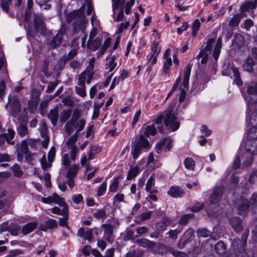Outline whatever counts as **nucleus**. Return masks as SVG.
Returning <instances> with one entry per match:
<instances>
[{
    "mask_svg": "<svg viewBox=\"0 0 257 257\" xmlns=\"http://www.w3.org/2000/svg\"><path fill=\"white\" fill-rule=\"evenodd\" d=\"M173 111V108L171 106L158 115L154 120L153 124L144 125V131L141 133L144 134L146 137H149L151 135L155 136L157 133L156 128L160 133H163V121L165 125L172 131L174 132L178 130L180 126V123L176 120V116Z\"/></svg>",
    "mask_w": 257,
    "mask_h": 257,
    "instance_id": "obj_1",
    "label": "nucleus"
},
{
    "mask_svg": "<svg viewBox=\"0 0 257 257\" xmlns=\"http://www.w3.org/2000/svg\"><path fill=\"white\" fill-rule=\"evenodd\" d=\"M112 10L114 19L116 22L122 20L124 17L123 10L125 8V13L128 15L131 13V9L135 4V0H130L126 2L124 7L125 0H112Z\"/></svg>",
    "mask_w": 257,
    "mask_h": 257,
    "instance_id": "obj_2",
    "label": "nucleus"
},
{
    "mask_svg": "<svg viewBox=\"0 0 257 257\" xmlns=\"http://www.w3.org/2000/svg\"><path fill=\"white\" fill-rule=\"evenodd\" d=\"M91 23L92 28L89 33L87 46L90 50L95 51L101 45L102 37L101 36H97L98 32L100 31V27L97 22L95 21L93 16L91 18Z\"/></svg>",
    "mask_w": 257,
    "mask_h": 257,
    "instance_id": "obj_3",
    "label": "nucleus"
},
{
    "mask_svg": "<svg viewBox=\"0 0 257 257\" xmlns=\"http://www.w3.org/2000/svg\"><path fill=\"white\" fill-rule=\"evenodd\" d=\"M83 7H84L83 6ZM84 8L74 11L69 13L67 17V22L73 23L74 26L81 29L86 23L85 16L83 14Z\"/></svg>",
    "mask_w": 257,
    "mask_h": 257,
    "instance_id": "obj_4",
    "label": "nucleus"
},
{
    "mask_svg": "<svg viewBox=\"0 0 257 257\" xmlns=\"http://www.w3.org/2000/svg\"><path fill=\"white\" fill-rule=\"evenodd\" d=\"M83 7H84L83 6ZM84 8L74 11L69 13L67 17V22L73 23L74 26L81 29L86 23L85 16L83 14Z\"/></svg>",
    "mask_w": 257,
    "mask_h": 257,
    "instance_id": "obj_5",
    "label": "nucleus"
},
{
    "mask_svg": "<svg viewBox=\"0 0 257 257\" xmlns=\"http://www.w3.org/2000/svg\"><path fill=\"white\" fill-rule=\"evenodd\" d=\"M252 155L243 149H240L236 160L233 162V166L234 169L239 167L240 163L245 167H249L253 161Z\"/></svg>",
    "mask_w": 257,
    "mask_h": 257,
    "instance_id": "obj_6",
    "label": "nucleus"
},
{
    "mask_svg": "<svg viewBox=\"0 0 257 257\" xmlns=\"http://www.w3.org/2000/svg\"><path fill=\"white\" fill-rule=\"evenodd\" d=\"M8 102L5 105V108L8 109L10 105V109L9 111L13 116L17 115L21 111V107L19 100L16 95L10 94L8 96Z\"/></svg>",
    "mask_w": 257,
    "mask_h": 257,
    "instance_id": "obj_7",
    "label": "nucleus"
},
{
    "mask_svg": "<svg viewBox=\"0 0 257 257\" xmlns=\"http://www.w3.org/2000/svg\"><path fill=\"white\" fill-rule=\"evenodd\" d=\"M194 231L192 228H188L183 234L178 246L180 248L184 247L186 244L190 242L193 238Z\"/></svg>",
    "mask_w": 257,
    "mask_h": 257,
    "instance_id": "obj_8",
    "label": "nucleus"
},
{
    "mask_svg": "<svg viewBox=\"0 0 257 257\" xmlns=\"http://www.w3.org/2000/svg\"><path fill=\"white\" fill-rule=\"evenodd\" d=\"M172 143V142L170 138H165L156 145V152L157 154H160L164 150H165L166 151H169L171 148Z\"/></svg>",
    "mask_w": 257,
    "mask_h": 257,
    "instance_id": "obj_9",
    "label": "nucleus"
},
{
    "mask_svg": "<svg viewBox=\"0 0 257 257\" xmlns=\"http://www.w3.org/2000/svg\"><path fill=\"white\" fill-rule=\"evenodd\" d=\"M223 188L221 186L216 187L214 188L212 194L209 198L210 204L218 203L222 196Z\"/></svg>",
    "mask_w": 257,
    "mask_h": 257,
    "instance_id": "obj_10",
    "label": "nucleus"
},
{
    "mask_svg": "<svg viewBox=\"0 0 257 257\" xmlns=\"http://www.w3.org/2000/svg\"><path fill=\"white\" fill-rule=\"evenodd\" d=\"M249 203L247 199L241 197L238 201L237 209L238 213L240 215H244L248 209Z\"/></svg>",
    "mask_w": 257,
    "mask_h": 257,
    "instance_id": "obj_11",
    "label": "nucleus"
},
{
    "mask_svg": "<svg viewBox=\"0 0 257 257\" xmlns=\"http://www.w3.org/2000/svg\"><path fill=\"white\" fill-rule=\"evenodd\" d=\"M257 7V0H247L242 4L240 7L241 13H244L250 10H253Z\"/></svg>",
    "mask_w": 257,
    "mask_h": 257,
    "instance_id": "obj_12",
    "label": "nucleus"
},
{
    "mask_svg": "<svg viewBox=\"0 0 257 257\" xmlns=\"http://www.w3.org/2000/svg\"><path fill=\"white\" fill-rule=\"evenodd\" d=\"M147 137L141 133L139 136L136 138L135 142V145L142 149H148L150 147V144L146 138Z\"/></svg>",
    "mask_w": 257,
    "mask_h": 257,
    "instance_id": "obj_13",
    "label": "nucleus"
},
{
    "mask_svg": "<svg viewBox=\"0 0 257 257\" xmlns=\"http://www.w3.org/2000/svg\"><path fill=\"white\" fill-rule=\"evenodd\" d=\"M77 235L83 237L84 239L91 241L93 238V230L91 228L81 227L78 230Z\"/></svg>",
    "mask_w": 257,
    "mask_h": 257,
    "instance_id": "obj_14",
    "label": "nucleus"
},
{
    "mask_svg": "<svg viewBox=\"0 0 257 257\" xmlns=\"http://www.w3.org/2000/svg\"><path fill=\"white\" fill-rule=\"evenodd\" d=\"M63 200L62 198H61L56 193H53L52 196L47 198H42L41 200L42 202L46 204L54 203L57 204H61V203H63Z\"/></svg>",
    "mask_w": 257,
    "mask_h": 257,
    "instance_id": "obj_15",
    "label": "nucleus"
},
{
    "mask_svg": "<svg viewBox=\"0 0 257 257\" xmlns=\"http://www.w3.org/2000/svg\"><path fill=\"white\" fill-rule=\"evenodd\" d=\"M35 27L36 31L42 35H44L46 32V27L44 22L41 18L36 15H34Z\"/></svg>",
    "mask_w": 257,
    "mask_h": 257,
    "instance_id": "obj_16",
    "label": "nucleus"
},
{
    "mask_svg": "<svg viewBox=\"0 0 257 257\" xmlns=\"http://www.w3.org/2000/svg\"><path fill=\"white\" fill-rule=\"evenodd\" d=\"M101 227L104 229L103 238L108 242H113L114 240L113 232L114 229L104 224L101 225Z\"/></svg>",
    "mask_w": 257,
    "mask_h": 257,
    "instance_id": "obj_17",
    "label": "nucleus"
},
{
    "mask_svg": "<svg viewBox=\"0 0 257 257\" xmlns=\"http://www.w3.org/2000/svg\"><path fill=\"white\" fill-rule=\"evenodd\" d=\"M244 150L249 153L252 156L256 155L257 141H247Z\"/></svg>",
    "mask_w": 257,
    "mask_h": 257,
    "instance_id": "obj_18",
    "label": "nucleus"
},
{
    "mask_svg": "<svg viewBox=\"0 0 257 257\" xmlns=\"http://www.w3.org/2000/svg\"><path fill=\"white\" fill-rule=\"evenodd\" d=\"M37 226V223L36 222L27 223L23 226H21V233L25 236L34 230Z\"/></svg>",
    "mask_w": 257,
    "mask_h": 257,
    "instance_id": "obj_19",
    "label": "nucleus"
},
{
    "mask_svg": "<svg viewBox=\"0 0 257 257\" xmlns=\"http://www.w3.org/2000/svg\"><path fill=\"white\" fill-rule=\"evenodd\" d=\"M59 206L62 207V209H60L57 206L51 209L52 213L57 215H67V212H68V206L67 204L65 202L64 200H63V203L61 204H58Z\"/></svg>",
    "mask_w": 257,
    "mask_h": 257,
    "instance_id": "obj_20",
    "label": "nucleus"
},
{
    "mask_svg": "<svg viewBox=\"0 0 257 257\" xmlns=\"http://www.w3.org/2000/svg\"><path fill=\"white\" fill-rule=\"evenodd\" d=\"M168 194L172 197L178 198L182 197L185 192L178 186H172L168 191Z\"/></svg>",
    "mask_w": 257,
    "mask_h": 257,
    "instance_id": "obj_21",
    "label": "nucleus"
},
{
    "mask_svg": "<svg viewBox=\"0 0 257 257\" xmlns=\"http://www.w3.org/2000/svg\"><path fill=\"white\" fill-rule=\"evenodd\" d=\"M231 226L236 232H240L242 229V222L238 217H232L229 220Z\"/></svg>",
    "mask_w": 257,
    "mask_h": 257,
    "instance_id": "obj_22",
    "label": "nucleus"
},
{
    "mask_svg": "<svg viewBox=\"0 0 257 257\" xmlns=\"http://www.w3.org/2000/svg\"><path fill=\"white\" fill-rule=\"evenodd\" d=\"M155 176L152 175L147 182L146 186V191L151 194L157 193L158 190L155 188Z\"/></svg>",
    "mask_w": 257,
    "mask_h": 257,
    "instance_id": "obj_23",
    "label": "nucleus"
},
{
    "mask_svg": "<svg viewBox=\"0 0 257 257\" xmlns=\"http://www.w3.org/2000/svg\"><path fill=\"white\" fill-rule=\"evenodd\" d=\"M48 117L53 125L54 126L56 125L58 118V106L57 105L48 113Z\"/></svg>",
    "mask_w": 257,
    "mask_h": 257,
    "instance_id": "obj_24",
    "label": "nucleus"
},
{
    "mask_svg": "<svg viewBox=\"0 0 257 257\" xmlns=\"http://www.w3.org/2000/svg\"><path fill=\"white\" fill-rule=\"evenodd\" d=\"M247 118L249 119L250 125L255 126H257V111L253 109H250L248 107Z\"/></svg>",
    "mask_w": 257,
    "mask_h": 257,
    "instance_id": "obj_25",
    "label": "nucleus"
},
{
    "mask_svg": "<svg viewBox=\"0 0 257 257\" xmlns=\"http://www.w3.org/2000/svg\"><path fill=\"white\" fill-rule=\"evenodd\" d=\"M192 64L189 63L184 71V79L183 82V86L184 88H186L188 87L189 81V77L191 73Z\"/></svg>",
    "mask_w": 257,
    "mask_h": 257,
    "instance_id": "obj_26",
    "label": "nucleus"
},
{
    "mask_svg": "<svg viewBox=\"0 0 257 257\" xmlns=\"http://www.w3.org/2000/svg\"><path fill=\"white\" fill-rule=\"evenodd\" d=\"M135 243L138 245L144 248H151L155 245V243L154 242L146 238L137 239L135 241Z\"/></svg>",
    "mask_w": 257,
    "mask_h": 257,
    "instance_id": "obj_27",
    "label": "nucleus"
},
{
    "mask_svg": "<svg viewBox=\"0 0 257 257\" xmlns=\"http://www.w3.org/2000/svg\"><path fill=\"white\" fill-rule=\"evenodd\" d=\"M81 115V112L78 109H75L73 111V114L72 115L71 118L70 120L66 123L65 126L67 127L66 130L67 132L69 131L67 126L69 124H71L72 125H74L76 122H77L78 120Z\"/></svg>",
    "mask_w": 257,
    "mask_h": 257,
    "instance_id": "obj_28",
    "label": "nucleus"
},
{
    "mask_svg": "<svg viewBox=\"0 0 257 257\" xmlns=\"http://www.w3.org/2000/svg\"><path fill=\"white\" fill-rule=\"evenodd\" d=\"M8 231L14 236H18L21 232V226L17 223H11L9 224Z\"/></svg>",
    "mask_w": 257,
    "mask_h": 257,
    "instance_id": "obj_29",
    "label": "nucleus"
},
{
    "mask_svg": "<svg viewBox=\"0 0 257 257\" xmlns=\"http://www.w3.org/2000/svg\"><path fill=\"white\" fill-rule=\"evenodd\" d=\"M169 49H167L164 54L165 60L164 62V70L165 73L168 72L170 66L172 65V61L171 58L169 56Z\"/></svg>",
    "mask_w": 257,
    "mask_h": 257,
    "instance_id": "obj_30",
    "label": "nucleus"
},
{
    "mask_svg": "<svg viewBox=\"0 0 257 257\" xmlns=\"http://www.w3.org/2000/svg\"><path fill=\"white\" fill-rule=\"evenodd\" d=\"M244 16L241 14H237L233 16L228 22V25L231 27H237L242 17Z\"/></svg>",
    "mask_w": 257,
    "mask_h": 257,
    "instance_id": "obj_31",
    "label": "nucleus"
},
{
    "mask_svg": "<svg viewBox=\"0 0 257 257\" xmlns=\"http://www.w3.org/2000/svg\"><path fill=\"white\" fill-rule=\"evenodd\" d=\"M247 92L250 95L249 101L248 102L254 101L255 98L257 97V83L254 86H248Z\"/></svg>",
    "mask_w": 257,
    "mask_h": 257,
    "instance_id": "obj_32",
    "label": "nucleus"
},
{
    "mask_svg": "<svg viewBox=\"0 0 257 257\" xmlns=\"http://www.w3.org/2000/svg\"><path fill=\"white\" fill-rule=\"evenodd\" d=\"M140 171V168L138 166H132L127 174V179L131 180L136 177Z\"/></svg>",
    "mask_w": 257,
    "mask_h": 257,
    "instance_id": "obj_33",
    "label": "nucleus"
},
{
    "mask_svg": "<svg viewBox=\"0 0 257 257\" xmlns=\"http://www.w3.org/2000/svg\"><path fill=\"white\" fill-rule=\"evenodd\" d=\"M254 64L255 62L252 58H247L243 65V70L248 72H251L253 70L252 67Z\"/></svg>",
    "mask_w": 257,
    "mask_h": 257,
    "instance_id": "obj_34",
    "label": "nucleus"
},
{
    "mask_svg": "<svg viewBox=\"0 0 257 257\" xmlns=\"http://www.w3.org/2000/svg\"><path fill=\"white\" fill-rule=\"evenodd\" d=\"M247 141H257V127H251L248 131L247 134Z\"/></svg>",
    "mask_w": 257,
    "mask_h": 257,
    "instance_id": "obj_35",
    "label": "nucleus"
},
{
    "mask_svg": "<svg viewBox=\"0 0 257 257\" xmlns=\"http://www.w3.org/2000/svg\"><path fill=\"white\" fill-rule=\"evenodd\" d=\"M121 177L118 176L113 179L109 187V191L111 192H115L117 191Z\"/></svg>",
    "mask_w": 257,
    "mask_h": 257,
    "instance_id": "obj_36",
    "label": "nucleus"
},
{
    "mask_svg": "<svg viewBox=\"0 0 257 257\" xmlns=\"http://www.w3.org/2000/svg\"><path fill=\"white\" fill-rule=\"evenodd\" d=\"M71 110L70 109L63 110L60 114L59 120L61 122H65L70 118Z\"/></svg>",
    "mask_w": 257,
    "mask_h": 257,
    "instance_id": "obj_37",
    "label": "nucleus"
},
{
    "mask_svg": "<svg viewBox=\"0 0 257 257\" xmlns=\"http://www.w3.org/2000/svg\"><path fill=\"white\" fill-rule=\"evenodd\" d=\"M147 165L153 168H158L161 166L159 162L157 161H155L154 154L152 153L149 154Z\"/></svg>",
    "mask_w": 257,
    "mask_h": 257,
    "instance_id": "obj_38",
    "label": "nucleus"
},
{
    "mask_svg": "<svg viewBox=\"0 0 257 257\" xmlns=\"http://www.w3.org/2000/svg\"><path fill=\"white\" fill-rule=\"evenodd\" d=\"M111 40L110 38H107L104 41L103 44L100 49L98 51L97 55L99 57L103 55L107 48L110 46Z\"/></svg>",
    "mask_w": 257,
    "mask_h": 257,
    "instance_id": "obj_39",
    "label": "nucleus"
},
{
    "mask_svg": "<svg viewBox=\"0 0 257 257\" xmlns=\"http://www.w3.org/2000/svg\"><path fill=\"white\" fill-rule=\"evenodd\" d=\"M241 241L238 238H235L232 242V247L235 252H241L244 249H241Z\"/></svg>",
    "mask_w": 257,
    "mask_h": 257,
    "instance_id": "obj_40",
    "label": "nucleus"
},
{
    "mask_svg": "<svg viewBox=\"0 0 257 257\" xmlns=\"http://www.w3.org/2000/svg\"><path fill=\"white\" fill-rule=\"evenodd\" d=\"M183 230V227L179 226L177 228L174 230H170L167 234L169 237L173 240H176L178 238V235L180 234Z\"/></svg>",
    "mask_w": 257,
    "mask_h": 257,
    "instance_id": "obj_41",
    "label": "nucleus"
},
{
    "mask_svg": "<svg viewBox=\"0 0 257 257\" xmlns=\"http://www.w3.org/2000/svg\"><path fill=\"white\" fill-rule=\"evenodd\" d=\"M221 39L219 38L217 41L214 50L213 51V56L214 59L217 60L219 57L220 53V49L221 48Z\"/></svg>",
    "mask_w": 257,
    "mask_h": 257,
    "instance_id": "obj_42",
    "label": "nucleus"
},
{
    "mask_svg": "<svg viewBox=\"0 0 257 257\" xmlns=\"http://www.w3.org/2000/svg\"><path fill=\"white\" fill-rule=\"evenodd\" d=\"M104 224L113 229H115L118 228L119 226V222L117 219L115 218H111L107 221L105 223H104Z\"/></svg>",
    "mask_w": 257,
    "mask_h": 257,
    "instance_id": "obj_43",
    "label": "nucleus"
},
{
    "mask_svg": "<svg viewBox=\"0 0 257 257\" xmlns=\"http://www.w3.org/2000/svg\"><path fill=\"white\" fill-rule=\"evenodd\" d=\"M85 123L86 120L84 118H82L79 119L78 121L72 126L75 127L76 133H78L83 130Z\"/></svg>",
    "mask_w": 257,
    "mask_h": 257,
    "instance_id": "obj_44",
    "label": "nucleus"
},
{
    "mask_svg": "<svg viewBox=\"0 0 257 257\" xmlns=\"http://www.w3.org/2000/svg\"><path fill=\"white\" fill-rule=\"evenodd\" d=\"M232 70L233 73V77L234 78V82L238 86H240L242 84V82L240 77V74L239 73L238 70L236 67H232Z\"/></svg>",
    "mask_w": 257,
    "mask_h": 257,
    "instance_id": "obj_45",
    "label": "nucleus"
},
{
    "mask_svg": "<svg viewBox=\"0 0 257 257\" xmlns=\"http://www.w3.org/2000/svg\"><path fill=\"white\" fill-rule=\"evenodd\" d=\"M62 40V34L58 33L53 40L50 42V44L53 48H56L60 45Z\"/></svg>",
    "mask_w": 257,
    "mask_h": 257,
    "instance_id": "obj_46",
    "label": "nucleus"
},
{
    "mask_svg": "<svg viewBox=\"0 0 257 257\" xmlns=\"http://www.w3.org/2000/svg\"><path fill=\"white\" fill-rule=\"evenodd\" d=\"M225 244L222 241L217 242L215 245L216 252L220 255L225 252Z\"/></svg>",
    "mask_w": 257,
    "mask_h": 257,
    "instance_id": "obj_47",
    "label": "nucleus"
},
{
    "mask_svg": "<svg viewBox=\"0 0 257 257\" xmlns=\"http://www.w3.org/2000/svg\"><path fill=\"white\" fill-rule=\"evenodd\" d=\"M18 134L21 137L26 136L28 133V128L26 124L21 123L17 129Z\"/></svg>",
    "mask_w": 257,
    "mask_h": 257,
    "instance_id": "obj_48",
    "label": "nucleus"
},
{
    "mask_svg": "<svg viewBox=\"0 0 257 257\" xmlns=\"http://www.w3.org/2000/svg\"><path fill=\"white\" fill-rule=\"evenodd\" d=\"M5 134L6 135V141L7 143L11 145H14L15 142L13 141V140L15 135V131L12 129H8V133Z\"/></svg>",
    "mask_w": 257,
    "mask_h": 257,
    "instance_id": "obj_49",
    "label": "nucleus"
},
{
    "mask_svg": "<svg viewBox=\"0 0 257 257\" xmlns=\"http://www.w3.org/2000/svg\"><path fill=\"white\" fill-rule=\"evenodd\" d=\"M78 167L76 165H73L68 170L66 177L67 178H73L77 173Z\"/></svg>",
    "mask_w": 257,
    "mask_h": 257,
    "instance_id": "obj_50",
    "label": "nucleus"
},
{
    "mask_svg": "<svg viewBox=\"0 0 257 257\" xmlns=\"http://www.w3.org/2000/svg\"><path fill=\"white\" fill-rule=\"evenodd\" d=\"M93 216L96 219H102V221L107 217L105 211L103 209L97 210L96 212L93 214Z\"/></svg>",
    "mask_w": 257,
    "mask_h": 257,
    "instance_id": "obj_51",
    "label": "nucleus"
},
{
    "mask_svg": "<svg viewBox=\"0 0 257 257\" xmlns=\"http://www.w3.org/2000/svg\"><path fill=\"white\" fill-rule=\"evenodd\" d=\"M77 135L76 134L72 135L66 142V145L68 146V148H72L74 147H77L75 146V143L77 140Z\"/></svg>",
    "mask_w": 257,
    "mask_h": 257,
    "instance_id": "obj_52",
    "label": "nucleus"
},
{
    "mask_svg": "<svg viewBox=\"0 0 257 257\" xmlns=\"http://www.w3.org/2000/svg\"><path fill=\"white\" fill-rule=\"evenodd\" d=\"M107 188V182L104 181L97 189V195L98 196H101L103 195L106 192Z\"/></svg>",
    "mask_w": 257,
    "mask_h": 257,
    "instance_id": "obj_53",
    "label": "nucleus"
},
{
    "mask_svg": "<svg viewBox=\"0 0 257 257\" xmlns=\"http://www.w3.org/2000/svg\"><path fill=\"white\" fill-rule=\"evenodd\" d=\"M115 57L112 56L106 64V69H109V71L111 72L116 66L117 63L115 62Z\"/></svg>",
    "mask_w": 257,
    "mask_h": 257,
    "instance_id": "obj_54",
    "label": "nucleus"
},
{
    "mask_svg": "<svg viewBox=\"0 0 257 257\" xmlns=\"http://www.w3.org/2000/svg\"><path fill=\"white\" fill-rule=\"evenodd\" d=\"M211 232L205 228L197 230V234L199 237H207L211 235Z\"/></svg>",
    "mask_w": 257,
    "mask_h": 257,
    "instance_id": "obj_55",
    "label": "nucleus"
},
{
    "mask_svg": "<svg viewBox=\"0 0 257 257\" xmlns=\"http://www.w3.org/2000/svg\"><path fill=\"white\" fill-rule=\"evenodd\" d=\"M193 216V214L191 213L183 215L179 220V224L183 225H186L189 219L192 218Z\"/></svg>",
    "mask_w": 257,
    "mask_h": 257,
    "instance_id": "obj_56",
    "label": "nucleus"
},
{
    "mask_svg": "<svg viewBox=\"0 0 257 257\" xmlns=\"http://www.w3.org/2000/svg\"><path fill=\"white\" fill-rule=\"evenodd\" d=\"M142 148H140L136 145H134L132 148V155L134 160L138 158L139 156L142 152Z\"/></svg>",
    "mask_w": 257,
    "mask_h": 257,
    "instance_id": "obj_57",
    "label": "nucleus"
},
{
    "mask_svg": "<svg viewBox=\"0 0 257 257\" xmlns=\"http://www.w3.org/2000/svg\"><path fill=\"white\" fill-rule=\"evenodd\" d=\"M50 0H35V2L38 4L41 8L44 10H49L51 6L48 4Z\"/></svg>",
    "mask_w": 257,
    "mask_h": 257,
    "instance_id": "obj_58",
    "label": "nucleus"
},
{
    "mask_svg": "<svg viewBox=\"0 0 257 257\" xmlns=\"http://www.w3.org/2000/svg\"><path fill=\"white\" fill-rule=\"evenodd\" d=\"M45 226L47 228L52 229L57 228L58 224L56 220L53 219H49L46 221Z\"/></svg>",
    "mask_w": 257,
    "mask_h": 257,
    "instance_id": "obj_59",
    "label": "nucleus"
},
{
    "mask_svg": "<svg viewBox=\"0 0 257 257\" xmlns=\"http://www.w3.org/2000/svg\"><path fill=\"white\" fill-rule=\"evenodd\" d=\"M184 165L187 169L194 170L195 163L192 159L187 158L185 159Z\"/></svg>",
    "mask_w": 257,
    "mask_h": 257,
    "instance_id": "obj_60",
    "label": "nucleus"
},
{
    "mask_svg": "<svg viewBox=\"0 0 257 257\" xmlns=\"http://www.w3.org/2000/svg\"><path fill=\"white\" fill-rule=\"evenodd\" d=\"M41 167L43 170H46L47 169L50 168L51 166V163L49 162L47 163L46 159V157L44 155L40 160Z\"/></svg>",
    "mask_w": 257,
    "mask_h": 257,
    "instance_id": "obj_61",
    "label": "nucleus"
},
{
    "mask_svg": "<svg viewBox=\"0 0 257 257\" xmlns=\"http://www.w3.org/2000/svg\"><path fill=\"white\" fill-rule=\"evenodd\" d=\"M200 26V23L198 19H196L192 25L193 36H196Z\"/></svg>",
    "mask_w": 257,
    "mask_h": 257,
    "instance_id": "obj_62",
    "label": "nucleus"
},
{
    "mask_svg": "<svg viewBox=\"0 0 257 257\" xmlns=\"http://www.w3.org/2000/svg\"><path fill=\"white\" fill-rule=\"evenodd\" d=\"M77 50L75 49H72L67 55H66L64 57V61H68L73 59L75 56L77 55Z\"/></svg>",
    "mask_w": 257,
    "mask_h": 257,
    "instance_id": "obj_63",
    "label": "nucleus"
},
{
    "mask_svg": "<svg viewBox=\"0 0 257 257\" xmlns=\"http://www.w3.org/2000/svg\"><path fill=\"white\" fill-rule=\"evenodd\" d=\"M169 252L175 257H188L187 254L184 252L175 250L174 248H171L169 250Z\"/></svg>",
    "mask_w": 257,
    "mask_h": 257,
    "instance_id": "obj_64",
    "label": "nucleus"
}]
</instances>
